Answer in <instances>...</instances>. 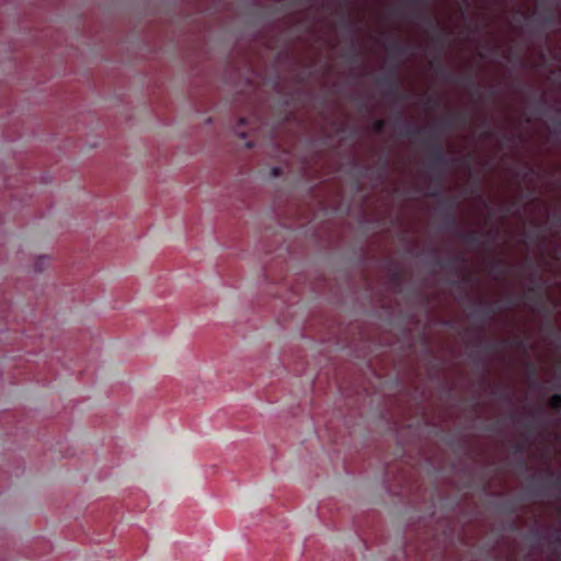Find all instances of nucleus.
<instances>
[{
  "mask_svg": "<svg viewBox=\"0 0 561 561\" xmlns=\"http://www.w3.org/2000/svg\"><path fill=\"white\" fill-rule=\"evenodd\" d=\"M237 133H238V134H239V136H241V137H245V136H247V135H245V133H243V131H239V130H237Z\"/></svg>",
  "mask_w": 561,
  "mask_h": 561,
  "instance_id": "nucleus-29",
  "label": "nucleus"
},
{
  "mask_svg": "<svg viewBox=\"0 0 561 561\" xmlns=\"http://www.w3.org/2000/svg\"><path fill=\"white\" fill-rule=\"evenodd\" d=\"M552 540L553 542H560L561 540V536H560V531L557 530L553 535H552Z\"/></svg>",
  "mask_w": 561,
  "mask_h": 561,
  "instance_id": "nucleus-20",
  "label": "nucleus"
},
{
  "mask_svg": "<svg viewBox=\"0 0 561 561\" xmlns=\"http://www.w3.org/2000/svg\"><path fill=\"white\" fill-rule=\"evenodd\" d=\"M500 345L503 347L516 345L517 347L525 348V341L522 339H515V340H503L501 343H490L488 345L489 352H496L500 348Z\"/></svg>",
  "mask_w": 561,
  "mask_h": 561,
  "instance_id": "nucleus-7",
  "label": "nucleus"
},
{
  "mask_svg": "<svg viewBox=\"0 0 561 561\" xmlns=\"http://www.w3.org/2000/svg\"><path fill=\"white\" fill-rule=\"evenodd\" d=\"M525 427L529 431H534L537 427V424L535 421H529L525 424Z\"/></svg>",
  "mask_w": 561,
  "mask_h": 561,
  "instance_id": "nucleus-19",
  "label": "nucleus"
},
{
  "mask_svg": "<svg viewBox=\"0 0 561 561\" xmlns=\"http://www.w3.org/2000/svg\"><path fill=\"white\" fill-rule=\"evenodd\" d=\"M533 280H538V282H539V280H540V277H539L537 274H534V276H533Z\"/></svg>",
  "mask_w": 561,
  "mask_h": 561,
  "instance_id": "nucleus-27",
  "label": "nucleus"
},
{
  "mask_svg": "<svg viewBox=\"0 0 561 561\" xmlns=\"http://www.w3.org/2000/svg\"><path fill=\"white\" fill-rule=\"evenodd\" d=\"M386 127V121L382 118L376 119L371 129L376 134H381Z\"/></svg>",
  "mask_w": 561,
  "mask_h": 561,
  "instance_id": "nucleus-14",
  "label": "nucleus"
},
{
  "mask_svg": "<svg viewBox=\"0 0 561 561\" xmlns=\"http://www.w3.org/2000/svg\"><path fill=\"white\" fill-rule=\"evenodd\" d=\"M558 22L559 18L552 11H548L541 16V23L543 25L550 26L557 24Z\"/></svg>",
  "mask_w": 561,
  "mask_h": 561,
  "instance_id": "nucleus-10",
  "label": "nucleus"
},
{
  "mask_svg": "<svg viewBox=\"0 0 561 561\" xmlns=\"http://www.w3.org/2000/svg\"><path fill=\"white\" fill-rule=\"evenodd\" d=\"M458 262H465L463 255H458L455 257H451L445 262L442 263V267L444 268H454L455 264Z\"/></svg>",
  "mask_w": 561,
  "mask_h": 561,
  "instance_id": "nucleus-13",
  "label": "nucleus"
},
{
  "mask_svg": "<svg viewBox=\"0 0 561 561\" xmlns=\"http://www.w3.org/2000/svg\"><path fill=\"white\" fill-rule=\"evenodd\" d=\"M401 134L405 137L416 139L421 136L427 135V139L424 140L425 146L430 150L428 167L432 170H438L437 180L439 181L443 176L442 170L447 167L450 162H455V159L449 160L443 149V145L438 135H435L434 130L426 131L420 127L404 126Z\"/></svg>",
  "mask_w": 561,
  "mask_h": 561,
  "instance_id": "nucleus-1",
  "label": "nucleus"
},
{
  "mask_svg": "<svg viewBox=\"0 0 561 561\" xmlns=\"http://www.w3.org/2000/svg\"><path fill=\"white\" fill-rule=\"evenodd\" d=\"M409 51V47L399 41H394L389 46V53L394 56H404Z\"/></svg>",
  "mask_w": 561,
  "mask_h": 561,
  "instance_id": "nucleus-8",
  "label": "nucleus"
},
{
  "mask_svg": "<svg viewBox=\"0 0 561 561\" xmlns=\"http://www.w3.org/2000/svg\"><path fill=\"white\" fill-rule=\"evenodd\" d=\"M430 1L431 0H410L409 4L413 8L420 7V9L415 11L414 16L424 21L428 27L436 30V34L433 36V39L442 45L445 38L444 27L434 16L424 12V9L427 8Z\"/></svg>",
  "mask_w": 561,
  "mask_h": 561,
  "instance_id": "nucleus-3",
  "label": "nucleus"
},
{
  "mask_svg": "<svg viewBox=\"0 0 561 561\" xmlns=\"http://www.w3.org/2000/svg\"><path fill=\"white\" fill-rule=\"evenodd\" d=\"M387 167H388V161L386 160V161L383 162L382 168H383V169H386Z\"/></svg>",
  "mask_w": 561,
  "mask_h": 561,
  "instance_id": "nucleus-31",
  "label": "nucleus"
},
{
  "mask_svg": "<svg viewBox=\"0 0 561 561\" xmlns=\"http://www.w3.org/2000/svg\"><path fill=\"white\" fill-rule=\"evenodd\" d=\"M540 104H545L546 103V100L543 98H540L539 101H538Z\"/></svg>",
  "mask_w": 561,
  "mask_h": 561,
  "instance_id": "nucleus-30",
  "label": "nucleus"
},
{
  "mask_svg": "<svg viewBox=\"0 0 561 561\" xmlns=\"http://www.w3.org/2000/svg\"><path fill=\"white\" fill-rule=\"evenodd\" d=\"M548 407L557 413H561V393L552 394L548 400Z\"/></svg>",
  "mask_w": 561,
  "mask_h": 561,
  "instance_id": "nucleus-9",
  "label": "nucleus"
},
{
  "mask_svg": "<svg viewBox=\"0 0 561 561\" xmlns=\"http://www.w3.org/2000/svg\"><path fill=\"white\" fill-rule=\"evenodd\" d=\"M438 73L440 76H443L447 81H451L454 79V77L443 67V66H438V69H437Z\"/></svg>",
  "mask_w": 561,
  "mask_h": 561,
  "instance_id": "nucleus-15",
  "label": "nucleus"
},
{
  "mask_svg": "<svg viewBox=\"0 0 561 561\" xmlns=\"http://www.w3.org/2000/svg\"><path fill=\"white\" fill-rule=\"evenodd\" d=\"M556 130L561 131V121L559 118L556 119Z\"/></svg>",
  "mask_w": 561,
  "mask_h": 561,
  "instance_id": "nucleus-24",
  "label": "nucleus"
},
{
  "mask_svg": "<svg viewBox=\"0 0 561 561\" xmlns=\"http://www.w3.org/2000/svg\"><path fill=\"white\" fill-rule=\"evenodd\" d=\"M482 125L485 127V130L483 133L484 138H489L493 135L492 129L489 126V122L484 118L482 122Z\"/></svg>",
  "mask_w": 561,
  "mask_h": 561,
  "instance_id": "nucleus-16",
  "label": "nucleus"
},
{
  "mask_svg": "<svg viewBox=\"0 0 561 561\" xmlns=\"http://www.w3.org/2000/svg\"><path fill=\"white\" fill-rule=\"evenodd\" d=\"M426 105L430 107V108H435L438 106V101L433 99V98H428L426 100Z\"/></svg>",
  "mask_w": 561,
  "mask_h": 561,
  "instance_id": "nucleus-18",
  "label": "nucleus"
},
{
  "mask_svg": "<svg viewBox=\"0 0 561 561\" xmlns=\"http://www.w3.org/2000/svg\"><path fill=\"white\" fill-rule=\"evenodd\" d=\"M427 195L431 196V197H436V196L439 195V190L438 188H434V190L430 191Z\"/></svg>",
  "mask_w": 561,
  "mask_h": 561,
  "instance_id": "nucleus-21",
  "label": "nucleus"
},
{
  "mask_svg": "<svg viewBox=\"0 0 561 561\" xmlns=\"http://www.w3.org/2000/svg\"><path fill=\"white\" fill-rule=\"evenodd\" d=\"M447 208L445 214V225L449 229H454L457 236L465 242L471 245H479L481 243V234L477 230L462 231L457 225L456 217L454 215L455 201L447 198L444 201Z\"/></svg>",
  "mask_w": 561,
  "mask_h": 561,
  "instance_id": "nucleus-2",
  "label": "nucleus"
},
{
  "mask_svg": "<svg viewBox=\"0 0 561 561\" xmlns=\"http://www.w3.org/2000/svg\"><path fill=\"white\" fill-rule=\"evenodd\" d=\"M494 95H495V91L492 89V90L490 91V93H489V96H490V98H493Z\"/></svg>",
  "mask_w": 561,
  "mask_h": 561,
  "instance_id": "nucleus-28",
  "label": "nucleus"
},
{
  "mask_svg": "<svg viewBox=\"0 0 561 561\" xmlns=\"http://www.w3.org/2000/svg\"><path fill=\"white\" fill-rule=\"evenodd\" d=\"M556 488H561V474L552 483Z\"/></svg>",
  "mask_w": 561,
  "mask_h": 561,
  "instance_id": "nucleus-22",
  "label": "nucleus"
},
{
  "mask_svg": "<svg viewBox=\"0 0 561 561\" xmlns=\"http://www.w3.org/2000/svg\"><path fill=\"white\" fill-rule=\"evenodd\" d=\"M398 67H393L387 75L378 79V84L386 88L385 95L394 99L398 102L408 100V94L400 91L397 80Z\"/></svg>",
  "mask_w": 561,
  "mask_h": 561,
  "instance_id": "nucleus-4",
  "label": "nucleus"
},
{
  "mask_svg": "<svg viewBox=\"0 0 561 561\" xmlns=\"http://www.w3.org/2000/svg\"><path fill=\"white\" fill-rule=\"evenodd\" d=\"M272 171H273V174H274L275 176H277V175H280V174H282V169H280V168H278V167L273 168V170H272Z\"/></svg>",
  "mask_w": 561,
  "mask_h": 561,
  "instance_id": "nucleus-23",
  "label": "nucleus"
},
{
  "mask_svg": "<svg viewBox=\"0 0 561 561\" xmlns=\"http://www.w3.org/2000/svg\"><path fill=\"white\" fill-rule=\"evenodd\" d=\"M466 84H469L473 88V93L477 94L479 98H481V93H480V84L479 83H476L473 81V78L472 76L470 75H467V76H463L460 78Z\"/></svg>",
  "mask_w": 561,
  "mask_h": 561,
  "instance_id": "nucleus-11",
  "label": "nucleus"
},
{
  "mask_svg": "<svg viewBox=\"0 0 561 561\" xmlns=\"http://www.w3.org/2000/svg\"><path fill=\"white\" fill-rule=\"evenodd\" d=\"M247 124V119L245 118H240L239 121V127L243 126Z\"/></svg>",
  "mask_w": 561,
  "mask_h": 561,
  "instance_id": "nucleus-25",
  "label": "nucleus"
},
{
  "mask_svg": "<svg viewBox=\"0 0 561 561\" xmlns=\"http://www.w3.org/2000/svg\"><path fill=\"white\" fill-rule=\"evenodd\" d=\"M505 264L503 261H496L494 263V266H493V270H499V273L500 275H503L505 273Z\"/></svg>",
  "mask_w": 561,
  "mask_h": 561,
  "instance_id": "nucleus-17",
  "label": "nucleus"
},
{
  "mask_svg": "<svg viewBox=\"0 0 561 561\" xmlns=\"http://www.w3.org/2000/svg\"><path fill=\"white\" fill-rule=\"evenodd\" d=\"M528 299L536 298L537 301L541 300V284H538V286H533L528 288Z\"/></svg>",
  "mask_w": 561,
  "mask_h": 561,
  "instance_id": "nucleus-12",
  "label": "nucleus"
},
{
  "mask_svg": "<svg viewBox=\"0 0 561 561\" xmlns=\"http://www.w3.org/2000/svg\"><path fill=\"white\" fill-rule=\"evenodd\" d=\"M393 277H394L396 279H399V278H400V273H399V272H394V273H393Z\"/></svg>",
  "mask_w": 561,
  "mask_h": 561,
  "instance_id": "nucleus-26",
  "label": "nucleus"
},
{
  "mask_svg": "<svg viewBox=\"0 0 561 561\" xmlns=\"http://www.w3.org/2000/svg\"><path fill=\"white\" fill-rule=\"evenodd\" d=\"M468 117L467 114L463 112H457L451 115H449L443 124L447 127L451 128H459L463 127L467 124Z\"/></svg>",
  "mask_w": 561,
  "mask_h": 561,
  "instance_id": "nucleus-5",
  "label": "nucleus"
},
{
  "mask_svg": "<svg viewBox=\"0 0 561 561\" xmlns=\"http://www.w3.org/2000/svg\"><path fill=\"white\" fill-rule=\"evenodd\" d=\"M496 313H497V309L495 307L488 306V307H483V308H479V309L474 310L471 313V317L479 319L481 324H483L486 319L493 318Z\"/></svg>",
  "mask_w": 561,
  "mask_h": 561,
  "instance_id": "nucleus-6",
  "label": "nucleus"
}]
</instances>
